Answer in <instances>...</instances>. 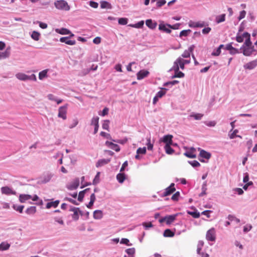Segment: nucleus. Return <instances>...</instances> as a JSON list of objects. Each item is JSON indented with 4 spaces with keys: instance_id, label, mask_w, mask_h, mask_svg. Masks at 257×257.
<instances>
[{
    "instance_id": "2eb2a0df",
    "label": "nucleus",
    "mask_w": 257,
    "mask_h": 257,
    "mask_svg": "<svg viewBox=\"0 0 257 257\" xmlns=\"http://www.w3.org/2000/svg\"><path fill=\"white\" fill-rule=\"evenodd\" d=\"M173 136L171 135L164 136L162 139V141L166 143V145H173L172 141Z\"/></svg>"
},
{
    "instance_id": "a18cd8bd",
    "label": "nucleus",
    "mask_w": 257,
    "mask_h": 257,
    "mask_svg": "<svg viewBox=\"0 0 257 257\" xmlns=\"http://www.w3.org/2000/svg\"><path fill=\"white\" fill-rule=\"evenodd\" d=\"M187 213L189 215H192L194 218H198L200 216V213L197 211H188L187 212Z\"/></svg>"
},
{
    "instance_id": "f3484780",
    "label": "nucleus",
    "mask_w": 257,
    "mask_h": 257,
    "mask_svg": "<svg viewBox=\"0 0 257 257\" xmlns=\"http://www.w3.org/2000/svg\"><path fill=\"white\" fill-rule=\"evenodd\" d=\"M240 50L245 56H250L251 55L250 47L241 46L240 48Z\"/></svg>"
},
{
    "instance_id": "3c124183",
    "label": "nucleus",
    "mask_w": 257,
    "mask_h": 257,
    "mask_svg": "<svg viewBox=\"0 0 257 257\" xmlns=\"http://www.w3.org/2000/svg\"><path fill=\"white\" fill-rule=\"evenodd\" d=\"M188 163L194 168L198 167L200 166V164L196 160L188 161Z\"/></svg>"
},
{
    "instance_id": "cd10ccee",
    "label": "nucleus",
    "mask_w": 257,
    "mask_h": 257,
    "mask_svg": "<svg viewBox=\"0 0 257 257\" xmlns=\"http://www.w3.org/2000/svg\"><path fill=\"white\" fill-rule=\"evenodd\" d=\"M90 190V188H86L85 190L80 191L79 193L78 196V200L80 202H82L83 200L84 194Z\"/></svg>"
},
{
    "instance_id": "37998d69",
    "label": "nucleus",
    "mask_w": 257,
    "mask_h": 257,
    "mask_svg": "<svg viewBox=\"0 0 257 257\" xmlns=\"http://www.w3.org/2000/svg\"><path fill=\"white\" fill-rule=\"evenodd\" d=\"M162 90L158 91L156 94L157 97L159 98H161L163 95H164L166 93V91L167 90V89L164 88H162Z\"/></svg>"
},
{
    "instance_id": "5701e85b",
    "label": "nucleus",
    "mask_w": 257,
    "mask_h": 257,
    "mask_svg": "<svg viewBox=\"0 0 257 257\" xmlns=\"http://www.w3.org/2000/svg\"><path fill=\"white\" fill-rule=\"evenodd\" d=\"M110 161V159H102L99 160L96 164V167H101L104 165L108 164Z\"/></svg>"
},
{
    "instance_id": "c85d7f7f",
    "label": "nucleus",
    "mask_w": 257,
    "mask_h": 257,
    "mask_svg": "<svg viewBox=\"0 0 257 257\" xmlns=\"http://www.w3.org/2000/svg\"><path fill=\"white\" fill-rule=\"evenodd\" d=\"M225 20V14H221L216 16L215 18V22L217 24H219L224 22Z\"/></svg>"
},
{
    "instance_id": "4d7b16f0",
    "label": "nucleus",
    "mask_w": 257,
    "mask_h": 257,
    "mask_svg": "<svg viewBox=\"0 0 257 257\" xmlns=\"http://www.w3.org/2000/svg\"><path fill=\"white\" fill-rule=\"evenodd\" d=\"M146 153V148L143 147V148H139L137 150V154H145Z\"/></svg>"
},
{
    "instance_id": "f257e3e1",
    "label": "nucleus",
    "mask_w": 257,
    "mask_h": 257,
    "mask_svg": "<svg viewBox=\"0 0 257 257\" xmlns=\"http://www.w3.org/2000/svg\"><path fill=\"white\" fill-rule=\"evenodd\" d=\"M54 6L59 10L69 11L70 9L68 3L64 0H58L54 2Z\"/></svg>"
},
{
    "instance_id": "79ce46f5",
    "label": "nucleus",
    "mask_w": 257,
    "mask_h": 257,
    "mask_svg": "<svg viewBox=\"0 0 257 257\" xmlns=\"http://www.w3.org/2000/svg\"><path fill=\"white\" fill-rule=\"evenodd\" d=\"M175 64H176L178 66H179V68H180L182 70H183L184 69V66L185 64L182 61H179V62H177V59L174 62L173 66H175Z\"/></svg>"
},
{
    "instance_id": "dca6fc26",
    "label": "nucleus",
    "mask_w": 257,
    "mask_h": 257,
    "mask_svg": "<svg viewBox=\"0 0 257 257\" xmlns=\"http://www.w3.org/2000/svg\"><path fill=\"white\" fill-rule=\"evenodd\" d=\"M54 174L51 173H47L45 174L42 178V182L43 183H47L49 182L53 177Z\"/></svg>"
},
{
    "instance_id": "393cba45",
    "label": "nucleus",
    "mask_w": 257,
    "mask_h": 257,
    "mask_svg": "<svg viewBox=\"0 0 257 257\" xmlns=\"http://www.w3.org/2000/svg\"><path fill=\"white\" fill-rule=\"evenodd\" d=\"M177 214H173L166 216V222L167 224H170L172 223L176 219Z\"/></svg>"
},
{
    "instance_id": "412c9836",
    "label": "nucleus",
    "mask_w": 257,
    "mask_h": 257,
    "mask_svg": "<svg viewBox=\"0 0 257 257\" xmlns=\"http://www.w3.org/2000/svg\"><path fill=\"white\" fill-rule=\"evenodd\" d=\"M195 149L191 148L189 151H187L184 153V155L189 158H195L196 155L194 154Z\"/></svg>"
},
{
    "instance_id": "680f3d73",
    "label": "nucleus",
    "mask_w": 257,
    "mask_h": 257,
    "mask_svg": "<svg viewBox=\"0 0 257 257\" xmlns=\"http://www.w3.org/2000/svg\"><path fill=\"white\" fill-rule=\"evenodd\" d=\"M205 125L210 127H213L216 125V122L215 121H209L204 122Z\"/></svg>"
},
{
    "instance_id": "c756f323",
    "label": "nucleus",
    "mask_w": 257,
    "mask_h": 257,
    "mask_svg": "<svg viewBox=\"0 0 257 257\" xmlns=\"http://www.w3.org/2000/svg\"><path fill=\"white\" fill-rule=\"evenodd\" d=\"M126 177L124 173H119L116 175V179L119 183H122Z\"/></svg>"
},
{
    "instance_id": "09e8293b",
    "label": "nucleus",
    "mask_w": 257,
    "mask_h": 257,
    "mask_svg": "<svg viewBox=\"0 0 257 257\" xmlns=\"http://www.w3.org/2000/svg\"><path fill=\"white\" fill-rule=\"evenodd\" d=\"M179 81L178 80H173L169 82H167L164 84V86H172L173 85H175L176 84L178 83Z\"/></svg>"
},
{
    "instance_id": "0eeeda50",
    "label": "nucleus",
    "mask_w": 257,
    "mask_h": 257,
    "mask_svg": "<svg viewBox=\"0 0 257 257\" xmlns=\"http://www.w3.org/2000/svg\"><path fill=\"white\" fill-rule=\"evenodd\" d=\"M79 179L75 178L72 182L67 186V188L69 190H73L77 189L79 185Z\"/></svg>"
},
{
    "instance_id": "bb28decb",
    "label": "nucleus",
    "mask_w": 257,
    "mask_h": 257,
    "mask_svg": "<svg viewBox=\"0 0 257 257\" xmlns=\"http://www.w3.org/2000/svg\"><path fill=\"white\" fill-rule=\"evenodd\" d=\"M55 32L61 35H68L71 33L70 31L66 28L56 29Z\"/></svg>"
},
{
    "instance_id": "e2e57ef3",
    "label": "nucleus",
    "mask_w": 257,
    "mask_h": 257,
    "mask_svg": "<svg viewBox=\"0 0 257 257\" xmlns=\"http://www.w3.org/2000/svg\"><path fill=\"white\" fill-rule=\"evenodd\" d=\"M220 53H221V49H220L219 48H217L216 49L214 50L212 52L211 55L212 56H219Z\"/></svg>"
},
{
    "instance_id": "0e129e2a",
    "label": "nucleus",
    "mask_w": 257,
    "mask_h": 257,
    "mask_svg": "<svg viewBox=\"0 0 257 257\" xmlns=\"http://www.w3.org/2000/svg\"><path fill=\"white\" fill-rule=\"evenodd\" d=\"M191 53H190L189 51H188L187 50H186L182 54L181 56L183 58H189L190 56Z\"/></svg>"
},
{
    "instance_id": "2f4dec72",
    "label": "nucleus",
    "mask_w": 257,
    "mask_h": 257,
    "mask_svg": "<svg viewBox=\"0 0 257 257\" xmlns=\"http://www.w3.org/2000/svg\"><path fill=\"white\" fill-rule=\"evenodd\" d=\"M100 8L101 9H111V6L110 4L106 1H102L100 2Z\"/></svg>"
},
{
    "instance_id": "1a4fd4ad",
    "label": "nucleus",
    "mask_w": 257,
    "mask_h": 257,
    "mask_svg": "<svg viewBox=\"0 0 257 257\" xmlns=\"http://www.w3.org/2000/svg\"><path fill=\"white\" fill-rule=\"evenodd\" d=\"M175 190V184L171 183L169 187L165 189L162 194V196H167L173 193Z\"/></svg>"
},
{
    "instance_id": "a19ab883",
    "label": "nucleus",
    "mask_w": 257,
    "mask_h": 257,
    "mask_svg": "<svg viewBox=\"0 0 257 257\" xmlns=\"http://www.w3.org/2000/svg\"><path fill=\"white\" fill-rule=\"evenodd\" d=\"M13 208L14 210H16L17 211L19 212L20 213H22L23 209L24 208V205H18L17 204H14L13 205Z\"/></svg>"
},
{
    "instance_id": "a211bd4d",
    "label": "nucleus",
    "mask_w": 257,
    "mask_h": 257,
    "mask_svg": "<svg viewBox=\"0 0 257 257\" xmlns=\"http://www.w3.org/2000/svg\"><path fill=\"white\" fill-rule=\"evenodd\" d=\"M149 74V72L147 70H141L137 73V79L138 80L143 79L145 77H147Z\"/></svg>"
},
{
    "instance_id": "39448f33",
    "label": "nucleus",
    "mask_w": 257,
    "mask_h": 257,
    "mask_svg": "<svg viewBox=\"0 0 257 257\" xmlns=\"http://www.w3.org/2000/svg\"><path fill=\"white\" fill-rule=\"evenodd\" d=\"M172 70L175 72V74L172 76V78H182L184 76V74L179 71V66L176 64H175V66H173L170 70V71Z\"/></svg>"
},
{
    "instance_id": "f8f14e48",
    "label": "nucleus",
    "mask_w": 257,
    "mask_h": 257,
    "mask_svg": "<svg viewBox=\"0 0 257 257\" xmlns=\"http://www.w3.org/2000/svg\"><path fill=\"white\" fill-rule=\"evenodd\" d=\"M205 25V23L204 22H194L190 21L189 23V26L190 28H202Z\"/></svg>"
},
{
    "instance_id": "20e7f679",
    "label": "nucleus",
    "mask_w": 257,
    "mask_h": 257,
    "mask_svg": "<svg viewBox=\"0 0 257 257\" xmlns=\"http://www.w3.org/2000/svg\"><path fill=\"white\" fill-rule=\"evenodd\" d=\"M206 238L209 241L214 242L216 240V231L214 228L209 229L206 234Z\"/></svg>"
},
{
    "instance_id": "58836bf2",
    "label": "nucleus",
    "mask_w": 257,
    "mask_h": 257,
    "mask_svg": "<svg viewBox=\"0 0 257 257\" xmlns=\"http://www.w3.org/2000/svg\"><path fill=\"white\" fill-rule=\"evenodd\" d=\"M40 34L39 32L34 31L32 33L31 38L33 40L35 41H38L40 39Z\"/></svg>"
},
{
    "instance_id": "864d4df0",
    "label": "nucleus",
    "mask_w": 257,
    "mask_h": 257,
    "mask_svg": "<svg viewBox=\"0 0 257 257\" xmlns=\"http://www.w3.org/2000/svg\"><path fill=\"white\" fill-rule=\"evenodd\" d=\"M109 120H104L102 127V128L105 130H108L109 129Z\"/></svg>"
},
{
    "instance_id": "e433bc0d",
    "label": "nucleus",
    "mask_w": 257,
    "mask_h": 257,
    "mask_svg": "<svg viewBox=\"0 0 257 257\" xmlns=\"http://www.w3.org/2000/svg\"><path fill=\"white\" fill-rule=\"evenodd\" d=\"M48 71V69L44 70L39 72V78L40 80H43L44 78L47 77V72Z\"/></svg>"
},
{
    "instance_id": "bf43d9fd",
    "label": "nucleus",
    "mask_w": 257,
    "mask_h": 257,
    "mask_svg": "<svg viewBox=\"0 0 257 257\" xmlns=\"http://www.w3.org/2000/svg\"><path fill=\"white\" fill-rule=\"evenodd\" d=\"M238 130H234L233 132L230 134H229V138L230 139H233L234 138H235V137H237V133H238Z\"/></svg>"
},
{
    "instance_id": "6ab92c4d",
    "label": "nucleus",
    "mask_w": 257,
    "mask_h": 257,
    "mask_svg": "<svg viewBox=\"0 0 257 257\" xmlns=\"http://www.w3.org/2000/svg\"><path fill=\"white\" fill-rule=\"evenodd\" d=\"M168 24H164L163 23H161L159 25V29L160 31H163L166 33L170 34L171 32V28L168 27Z\"/></svg>"
},
{
    "instance_id": "72a5a7b5",
    "label": "nucleus",
    "mask_w": 257,
    "mask_h": 257,
    "mask_svg": "<svg viewBox=\"0 0 257 257\" xmlns=\"http://www.w3.org/2000/svg\"><path fill=\"white\" fill-rule=\"evenodd\" d=\"M125 251L128 255V256L131 257H135L136 250L134 247L127 248L125 250Z\"/></svg>"
},
{
    "instance_id": "423d86ee",
    "label": "nucleus",
    "mask_w": 257,
    "mask_h": 257,
    "mask_svg": "<svg viewBox=\"0 0 257 257\" xmlns=\"http://www.w3.org/2000/svg\"><path fill=\"white\" fill-rule=\"evenodd\" d=\"M70 211L73 212L72 218L74 220H77L79 219V214H81V215H83L82 212L80 210L79 208L71 207L70 209Z\"/></svg>"
},
{
    "instance_id": "b1692460",
    "label": "nucleus",
    "mask_w": 257,
    "mask_h": 257,
    "mask_svg": "<svg viewBox=\"0 0 257 257\" xmlns=\"http://www.w3.org/2000/svg\"><path fill=\"white\" fill-rule=\"evenodd\" d=\"M59 202L60 201L58 200H55V201L48 202L46 204V208L47 209H49L51 207L56 208L59 205Z\"/></svg>"
},
{
    "instance_id": "de8ad7c7",
    "label": "nucleus",
    "mask_w": 257,
    "mask_h": 257,
    "mask_svg": "<svg viewBox=\"0 0 257 257\" xmlns=\"http://www.w3.org/2000/svg\"><path fill=\"white\" fill-rule=\"evenodd\" d=\"M191 32V30H190V29H188V30H183L180 33V37H186L187 36L189 33H190Z\"/></svg>"
},
{
    "instance_id": "69168bd1",
    "label": "nucleus",
    "mask_w": 257,
    "mask_h": 257,
    "mask_svg": "<svg viewBox=\"0 0 257 257\" xmlns=\"http://www.w3.org/2000/svg\"><path fill=\"white\" fill-rule=\"evenodd\" d=\"M179 196L180 193L179 191H177L173 195L171 199L174 201H177L178 200Z\"/></svg>"
},
{
    "instance_id": "ea45409f",
    "label": "nucleus",
    "mask_w": 257,
    "mask_h": 257,
    "mask_svg": "<svg viewBox=\"0 0 257 257\" xmlns=\"http://www.w3.org/2000/svg\"><path fill=\"white\" fill-rule=\"evenodd\" d=\"M165 237H173L174 235V233L169 229H166L163 233Z\"/></svg>"
},
{
    "instance_id": "6e6d98bb",
    "label": "nucleus",
    "mask_w": 257,
    "mask_h": 257,
    "mask_svg": "<svg viewBox=\"0 0 257 257\" xmlns=\"http://www.w3.org/2000/svg\"><path fill=\"white\" fill-rule=\"evenodd\" d=\"M251 45H252V43L250 41V38H247V39H246V40H245V42H244V43L242 45V46L250 47Z\"/></svg>"
},
{
    "instance_id": "13d9d810",
    "label": "nucleus",
    "mask_w": 257,
    "mask_h": 257,
    "mask_svg": "<svg viewBox=\"0 0 257 257\" xmlns=\"http://www.w3.org/2000/svg\"><path fill=\"white\" fill-rule=\"evenodd\" d=\"M181 24L180 23H177L173 25H167L168 27L169 28L172 29L173 30H177L179 29Z\"/></svg>"
},
{
    "instance_id": "774afa93",
    "label": "nucleus",
    "mask_w": 257,
    "mask_h": 257,
    "mask_svg": "<svg viewBox=\"0 0 257 257\" xmlns=\"http://www.w3.org/2000/svg\"><path fill=\"white\" fill-rule=\"evenodd\" d=\"M246 15V12L244 10L241 11L239 13V16L238 18V19L239 21L241 20V19H243Z\"/></svg>"
},
{
    "instance_id": "7c9ffc66",
    "label": "nucleus",
    "mask_w": 257,
    "mask_h": 257,
    "mask_svg": "<svg viewBox=\"0 0 257 257\" xmlns=\"http://www.w3.org/2000/svg\"><path fill=\"white\" fill-rule=\"evenodd\" d=\"M10 55V52L8 48L5 52H0V60L9 57Z\"/></svg>"
},
{
    "instance_id": "4c0bfd02",
    "label": "nucleus",
    "mask_w": 257,
    "mask_h": 257,
    "mask_svg": "<svg viewBox=\"0 0 257 257\" xmlns=\"http://www.w3.org/2000/svg\"><path fill=\"white\" fill-rule=\"evenodd\" d=\"M36 212V207L35 206H30L26 210V213L28 214H34Z\"/></svg>"
},
{
    "instance_id": "6e6552de",
    "label": "nucleus",
    "mask_w": 257,
    "mask_h": 257,
    "mask_svg": "<svg viewBox=\"0 0 257 257\" xmlns=\"http://www.w3.org/2000/svg\"><path fill=\"white\" fill-rule=\"evenodd\" d=\"M199 157L201 158H199V160L201 162H205V161L203 159V158L207 160L209 159L211 157V154L204 150H200Z\"/></svg>"
},
{
    "instance_id": "603ef678",
    "label": "nucleus",
    "mask_w": 257,
    "mask_h": 257,
    "mask_svg": "<svg viewBox=\"0 0 257 257\" xmlns=\"http://www.w3.org/2000/svg\"><path fill=\"white\" fill-rule=\"evenodd\" d=\"M147 143L146 145L147 146V148L148 150H152L153 148V144L151 142V138H147Z\"/></svg>"
},
{
    "instance_id": "473e14b6",
    "label": "nucleus",
    "mask_w": 257,
    "mask_h": 257,
    "mask_svg": "<svg viewBox=\"0 0 257 257\" xmlns=\"http://www.w3.org/2000/svg\"><path fill=\"white\" fill-rule=\"evenodd\" d=\"M144 25V21H141L135 24H130L128 26L135 28H142Z\"/></svg>"
},
{
    "instance_id": "f704fd0d",
    "label": "nucleus",
    "mask_w": 257,
    "mask_h": 257,
    "mask_svg": "<svg viewBox=\"0 0 257 257\" xmlns=\"http://www.w3.org/2000/svg\"><path fill=\"white\" fill-rule=\"evenodd\" d=\"M171 145H165L164 149L166 153L168 155H171L174 152V150L171 147Z\"/></svg>"
},
{
    "instance_id": "8fccbe9b",
    "label": "nucleus",
    "mask_w": 257,
    "mask_h": 257,
    "mask_svg": "<svg viewBox=\"0 0 257 257\" xmlns=\"http://www.w3.org/2000/svg\"><path fill=\"white\" fill-rule=\"evenodd\" d=\"M99 117L98 116L93 117L91 120V125H99Z\"/></svg>"
},
{
    "instance_id": "aec40b11",
    "label": "nucleus",
    "mask_w": 257,
    "mask_h": 257,
    "mask_svg": "<svg viewBox=\"0 0 257 257\" xmlns=\"http://www.w3.org/2000/svg\"><path fill=\"white\" fill-rule=\"evenodd\" d=\"M32 198V196L28 194H22L19 195V201L21 203H25Z\"/></svg>"
},
{
    "instance_id": "9b49d317",
    "label": "nucleus",
    "mask_w": 257,
    "mask_h": 257,
    "mask_svg": "<svg viewBox=\"0 0 257 257\" xmlns=\"http://www.w3.org/2000/svg\"><path fill=\"white\" fill-rule=\"evenodd\" d=\"M257 66V59L249 62L243 65L245 69L252 70Z\"/></svg>"
},
{
    "instance_id": "4be33fe9",
    "label": "nucleus",
    "mask_w": 257,
    "mask_h": 257,
    "mask_svg": "<svg viewBox=\"0 0 257 257\" xmlns=\"http://www.w3.org/2000/svg\"><path fill=\"white\" fill-rule=\"evenodd\" d=\"M146 25L150 29H154L156 28L157 23L156 22H153L151 19H148L146 21Z\"/></svg>"
},
{
    "instance_id": "052dcab7",
    "label": "nucleus",
    "mask_w": 257,
    "mask_h": 257,
    "mask_svg": "<svg viewBox=\"0 0 257 257\" xmlns=\"http://www.w3.org/2000/svg\"><path fill=\"white\" fill-rule=\"evenodd\" d=\"M64 200L65 201H68L71 203H72V204H74V205H79V203H78L77 202V201L72 198H68V197H65L64 199Z\"/></svg>"
},
{
    "instance_id": "ddd939ff",
    "label": "nucleus",
    "mask_w": 257,
    "mask_h": 257,
    "mask_svg": "<svg viewBox=\"0 0 257 257\" xmlns=\"http://www.w3.org/2000/svg\"><path fill=\"white\" fill-rule=\"evenodd\" d=\"M60 41L69 45H74L76 44V41L69 40V37H61Z\"/></svg>"
},
{
    "instance_id": "c03bdc74",
    "label": "nucleus",
    "mask_w": 257,
    "mask_h": 257,
    "mask_svg": "<svg viewBox=\"0 0 257 257\" xmlns=\"http://www.w3.org/2000/svg\"><path fill=\"white\" fill-rule=\"evenodd\" d=\"M203 114L201 113H194L191 114L190 116L191 117H193L196 120H200L203 117Z\"/></svg>"
},
{
    "instance_id": "5fc2aeb1",
    "label": "nucleus",
    "mask_w": 257,
    "mask_h": 257,
    "mask_svg": "<svg viewBox=\"0 0 257 257\" xmlns=\"http://www.w3.org/2000/svg\"><path fill=\"white\" fill-rule=\"evenodd\" d=\"M118 24L121 25H125L127 23V19L125 18H119L118 21Z\"/></svg>"
},
{
    "instance_id": "a878e982",
    "label": "nucleus",
    "mask_w": 257,
    "mask_h": 257,
    "mask_svg": "<svg viewBox=\"0 0 257 257\" xmlns=\"http://www.w3.org/2000/svg\"><path fill=\"white\" fill-rule=\"evenodd\" d=\"M103 217V212L100 210H96L93 212V217L95 219H100Z\"/></svg>"
},
{
    "instance_id": "49530a36",
    "label": "nucleus",
    "mask_w": 257,
    "mask_h": 257,
    "mask_svg": "<svg viewBox=\"0 0 257 257\" xmlns=\"http://www.w3.org/2000/svg\"><path fill=\"white\" fill-rule=\"evenodd\" d=\"M204 245V242L202 240H199L197 244V253H200V251H201L202 247Z\"/></svg>"
},
{
    "instance_id": "338daca9",
    "label": "nucleus",
    "mask_w": 257,
    "mask_h": 257,
    "mask_svg": "<svg viewBox=\"0 0 257 257\" xmlns=\"http://www.w3.org/2000/svg\"><path fill=\"white\" fill-rule=\"evenodd\" d=\"M166 3L165 0H158L156 3L157 7H161L164 5Z\"/></svg>"
},
{
    "instance_id": "c9c22d12",
    "label": "nucleus",
    "mask_w": 257,
    "mask_h": 257,
    "mask_svg": "<svg viewBox=\"0 0 257 257\" xmlns=\"http://www.w3.org/2000/svg\"><path fill=\"white\" fill-rule=\"evenodd\" d=\"M10 247V244L6 242H3L0 244V250H6Z\"/></svg>"
},
{
    "instance_id": "f03ea898",
    "label": "nucleus",
    "mask_w": 257,
    "mask_h": 257,
    "mask_svg": "<svg viewBox=\"0 0 257 257\" xmlns=\"http://www.w3.org/2000/svg\"><path fill=\"white\" fill-rule=\"evenodd\" d=\"M17 79L22 81L33 80L36 81L37 80L36 76L33 74L31 75H27L23 73H18L16 74Z\"/></svg>"
},
{
    "instance_id": "4468645a",
    "label": "nucleus",
    "mask_w": 257,
    "mask_h": 257,
    "mask_svg": "<svg viewBox=\"0 0 257 257\" xmlns=\"http://www.w3.org/2000/svg\"><path fill=\"white\" fill-rule=\"evenodd\" d=\"M105 145L109 148L114 150L116 152H119L120 151V147L117 144H114L109 141H106L105 142Z\"/></svg>"
},
{
    "instance_id": "9d476101",
    "label": "nucleus",
    "mask_w": 257,
    "mask_h": 257,
    "mask_svg": "<svg viewBox=\"0 0 257 257\" xmlns=\"http://www.w3.org/2000/svg\"><path fill=\"white\" fill-rule=\"evenodd\" d=\"M1 192L2 194L6 195H16L17 193L12 188L8 186H5L1 188Z\"/></svg>"
},
{
    "instance_id": "7ed1b4c3",
    "label": "nucleus",
    "mask_w": 257,
    "mask_h": 257,
    "mask_svg": "<svg viewBox=\"0 0 257 257\" xmlns=\"http://www.w3.org/2000/svg\"><path fill=\"white\" fill-rule=\"evenodd\" d=\"M68 104H66L63 106H60L58 109V116L59 118H62L63 120H65L67 118V109L68 108Z\"/></svg>"
}]
</instances>
